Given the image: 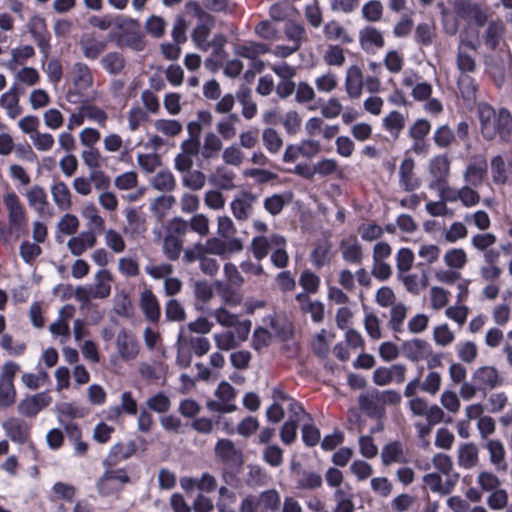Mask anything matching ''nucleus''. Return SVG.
Masks as SVG:
<instances>
[{
    "label": "nucleus",
    "mask_w": 512,
    "mask_h": 512,
    "mask_svg": "<svg viewBox=\"0 0 512 512\" xmlns=\"http://www.w3.org/2000/svg\"><path fill=\"white\" fill-rule=\"evenodd\" d=\"M480 122V133L487 141L497 137L508 142L512 138V114L506 108L495 109L487 103H480L477 107Z\"/></svg>",
    "instance_id": "obj_1"
},
{
    "label": "nucleus",
    "mask_w": 512,
    "mask_h": 512,
    "mask_svg": "<svg viewBox=\"0 0 512 512\" xmlns=\"http://www.w3.org/2000/svg\"><path fill=\"white\" fill-rule=\"evenodd\" d=\"M112 281V273L107 269H100L94 275V283L76 287L74 296L77 301L82 303H89L96 299H106L111 294Z\"/></svg>",
    "instance_id": "obj_2"
},
{
    "label": "nucleus",
    "mask_w": 512,
    "mask_h": 512,
    "mask_svg": "<svg viewBox=\"0 0 512 512\" xmlns=\"http://www.w3.org/2000/svg\"><path fill=\"white\" fill-rule=\"evenodd\" d=\"M270 52L271 47L261 42H245L234 47V54L238 58L249 61V68L244 75L246 79L252 78L255 73H260L265 68V63L259 57Z\"/></svg>",
    "instance_id": "obj_3"
},
{
    "label": "nucleus",
    "mask_w": 512,
    "mask_h": 512,
    "mask_svg": "<svg viewBox=\"0 0 512 512\" xmlns=\"http://www.w3.org/2000/svg\"><path fill=\"white\" fill-rule=\"evenodd\" d=\"M251 322L244 320L236 329H227L213 334L215 346L220 351L228 352L236 349L248 339Z\"/></svg>",
    "instance_id": "obj_4"
},
{
    "label": "nucleus",
    "mask_w": 512,
    "mask_h": 512,
    "mask_svg": "<svg viewBox=\"0 0 512 512\" xmlns=\"http://www.w3.org/2000/svg\"><path fill=\"white\" fill-rule=\"evenodd\" d=\"M215 26V20L208 23H197L191 33V39L194 45L202 50L208 51L210 48H221L226 43V38L222 34H215L210 40L211 30Z\"/></svg>",
    "instance_id": "obj_5"
},
{
    "label": "nucleus",
    "mask_w": 512,
    "mask_h": 512,
    "mask_svg": "<svg viewBox=\"0 0 512 512\" xmlns=\"http://www.w3.org/2000/svg\"><path fill=\"white\" fill-rule=\"evenodd\" d=\"M215 396V400H210L207 403V408L210 411L218 413H232L237 409V406L234 403L236 392L230 383L222 381L215 391Z\"/></svg>",
    "instance_id": "obj_6"
},
{
    "label": "nucleus",
    "mask_w": 512,
    "mask_h": 512,
    "mask_svg": "<svg viewBox=\"0 0 512 512\" xmlns=\"http://www.w3.org/2000/svg\"><path fill=\"white\" fill-rule=\"evenodd\" d=\"M408 408L414 416L424 417L432 424H439L444 421V410L437 404L431 406L422 397H415L408 400Z\"/></svg>",
    "instance_id": "obj_7"
},
{
    "label": "nucleus",
    "mask_w": 512,
    "mask_h": 512,
    "mask_svg": "<svg viewBox=\"0 0 512 512\" xmlns=\"http://www.w3.org/2000/svg\"><path fill=\"white\" fill-rule=\"evenodd\" d=\"M115 347L118 357L125 362L135 360L140 351V346L136 337L126 329L118 331L115 340Z\"/></svg>",
    "instance_id": "obj_8"
},
{
    "label": "nucleus",
    "mask_w": 512,
    "mask_h": 512,
    "mask_svg": "<svg viewBox=\"0 0 512 512\" xmlns=\"http://www.w3.org/2000/svg\"><path fill=\"white\" fill-rule=\"evenodd\" d=\"M1 426L12 442L20 445L31 444L30 426L25 421L10 417L3 421Z\"/></svg>",
    "instance_id": "obj_9"
},
{
    "label": "nucleus",
    "mask_w": 512,
    "mask_h": 512,
    "mask_svg": "<svg viewBox=\"0 0 512 512\" xmlns=\"http://www.w3.org/2000/svg\"><path fill=\"white\" fill-rule=\"evenodd\" d=\"M459 479V474L454 473L452 476L446 478L445 482L442 476L437 472L427 473L423 476L424 485L429 488L433 493L441 496L449 495L456 487Z\"/></svg>",
    "instance_id": "obj_10"
},
{
    "label": "nucleus",
    "mask_w": 512,
    "mask_h": 512,
    "mask_svg": "<svg viewBox=\"0 0 512 512\" xmlns=\"http://www.w3.org/2000/svg\"><path fill=\"white\" fill-rule=\"evenodd\" d=\"M129 481V477L123 469L107 470L98 481V491L102 495L112 494L122 488Z\"/></svg>",
    "instance_id": "obj_11"
},
{
    "label": "nucleus",
    "mask_w": 512,
    "mask_h": 512,
    "mask_svg": "<svg viewBox=\"0 0 512 512\" xmlns=\"http://www.w3.org/2000/svg\"><path fill=\"white\" fill-rule=\"evenodd\" d=\"M480 390H492L503 385L504 379L494 366H482L475 370L472 377Z\"/></svg>",
    "instance_id": "obj_12"
},
{
    "label": "nucleus",
    "mask_w": 512,
    "mask_h": 512,
    "mask_svg": "<svg viewBox=\"0 0 512 512\" xmlns=\"http://www.w3.org/2000/svg\"><path fill=\"white\" fill-rule=\"evenodd\" d=\"M52 398L48 392H40L22 399L17 406L18 412L26 417H35L42 409L49 406Z\"/></svg>",
    "instance_id": "obj_13"
},
{
    "label": "nucleus",
    "mask_w": 512,
    "mask_h": 512,
    "mask_svg": "<svg viewBox=\"0 0 512 512\" xmlns=\"http://www.w3.org/2000/svg\"><path fill=\"white\" fill-rule=\"evenodd\" d=\"M256 200V195L250 192H242L236 195L230 203L233 216L238 221H247L253 213Z\"/></svg>",
    "instance_id": "obj_14"
},
{
    "label": "nucleus",
    "mask_w": 512,
    "mask_h": 512,
    "mask_svg": "<svg viewBox=\"0 0 512 512\" xmlns=\"http://www.w3.org/2000/svg\"><path fill=\"white\" fill-rule=\"evenodd\" d=\"M345 91L349 98L359 99L364 88V75L360 66L350 65L345 72Z\"/></svg>",
    "instance_id": "obj_15"
},
{
    "label": "nucleus",
    "mask_w": 512,
    "mask_h": 512,
    "mask_svg": "<svg viewBox=\"0 0 512 512\" xmlns=\"http://www.w3.org/2000/svg\"><path fill=\"white\" fill-rule=\"evenodd\" d=\"M3 202L8 210V220L11 228L20 229L25 224V211L19 197L14 192L7 193Z\"/></svg>",
    "instance_id": "obj_16"
},
{
    "label": "nucleus",
    "mask_w": 512,
    "mask_h": 512,
    "mask_svg": "<svg viewBox=\"0 0 512 512\" xmlns=\"http://www.w3.org/2000/svg\"><path fill=\"white\" fill-rule=\"evenodd\" d=\"M414 167L415 163L412 158H405L399 166V185L406 192L414 191L421 185L420 179L414 173Z\"/></svg>",
    "instance_id": "obj_17"
},
{
    "label": "nucleus",
    "mask_w": 512,
    "mask_h": 512,
    "mask_svg": "<svg viewBox=\"0 0 512 512\" xmlns=\"http://www.w3.org/2000/svg\"><path fill=\"white\" fill-rule=\"evenodd\" d=\"M96 244V233L92 230H87L71 237L67 242V248L72 255L81 256L87 250L92 249Z\"/></svg>",
    "instance_id": "obj_18"
},
{
    "label": "nucleus",
    "mask_w": 512,
    "mask_h": 512,
    "mask_svg": "<svg viewBox=\"0 0 512 512\" xmlns=\"http://www.w3.org/2000/svg\"><path fill=\"white\" fill-rule=\"evenodd\" d=\"M358 38L360 47L366 52L381 49L385 45L382 32L373 26H365L360 29Z\"/></svg>",
    "instance_id": "obj_19"
},
{
    "label": "nucleus",
    "mask_w": 512,
    "mask_h": 512,
    "mask_svg": "<svg viewBox=\"0 0 512 512\" xmlns=\"http://www.w3.org/2000/svg\"><path fill=\"white\" fill-rule=\"evenodd\" d=\"M126 226L124 231L133 239L142 236L147 231L145 216L135 208L125 210Z\"/></svg>",
    "instance_id": "obj_20"
},
{
    "label": "nucleus",
    "mask_w": 512,
    "mask_h": 512,
    "mask_svg": "<svg viewBox=\"0 0 512 512\" xmlns=\"http://www.w3.org/2000/svg\"><path fill=\"white\" fill-rule=\"evenodd\" d=\"M457 464L460 468L470 470L479 464V449L473 442L459 445L457 449Z\"/></svg>",
    "instance_id": "obj_21"
},
{
    "label": "nucleus",
    "mask_w": 512,
    "mask_h": 512,
    "mask_svg": "<svg viewBox=\"0 0 512 512\" xmlns=\"http://www.w3.org/2000/svg\"><path fill=\"white\" fill-rule=\"evenodd\" d=\"M139 306L146 319L152 323H157L160 319V305L156 295L150 290L145 289L140 294Z\"/></svg>",
    "instance_id": "obj_22"
},
{
    "label": "nucleus",
    "mask_w": 512,
    "mask_h": 512,
    "mask_svg": "<svg viewBox=\"0 0 512 512\" xmlns=\"http://www.w3.org/2000/svg\"><path fill=\"white\" fill-rule=\"evenodd\" d=\"M431 353V346L422 339H413L405 342L403 345L404 356L413 362L424 360L429 357Z\"/></svg>",
    "instance_id": "obj_23"
},
{
    "label": "nucleus",
    "mask_w": 512,
    "mask_h": 512,
    "mask_svg": "<svg viewBox=\"0 0 512 512\" xmlns=\"http://www.w3.org/2000/svg\"><path fill=\"white\" fill-rule=\"evenodd\" d=\"M71 80L79 91H87L93 86V75L83 62H76L71 68Z\"/></svg>",
    "instance_id": "obj_24"
},
{
    "label": "nucleus",
    "mask_w": 512,
    "mask_h": 512,
    "mask_svg": "<svg viewBox=\"0 0 512 512\" xmlns=\"http://www.w3.org/2000/svg\"><path fill=\"white\" fill-rule=\"evenodd\" d=\"M242 248V242L238 238H233L228 242L222 241L219 238H212L206 242L207 252L219 256H225L228 253L241 251Z\"/></svg>",
    "instance_id": "obj_25"
},
{
    "label": "nucleus",
    "mask_w": 512,
    "mask_h": 512,
    "mask_svg": "<svg viewBox=\"0 0 512 512\" xmlns=\"http://www.w3.org/2000/svg\"><path fill=\"white\" fill-rule=\"evenodd\" d=\"M342 258L352 264H359L363 259L362 245L355 236L343 239L340 243Z\"/></svg>",
    "instance_id": "obj_26"
},
{
    "label": "nucleus",
    "mask_w": 512,
    "mask_h": 512,
    "mask_svg": "<svg viewBox=\"0 0 512 512\" xmlns=\"http://www.w3.org/2000/svg\"><path fill=\"white\" fill-rule=\"evenodd\" d=\"M483 447L489 453V461L497 469H506V449L503 442L499 439H489L484 441Z\"/></svg>",
    "instance_id": "obj_27"
},
{
    "label": "nucleus",
    "mask_w": 512,
    "mask_h": 512,
    "mask_svg": "<svg viewBox=\"0 0 512 512\" xmlns=\"http://www.w3.org/2000/svg\"><path fill=\"white\" fill-rule=\"evenodd\" d=\"M468 49L474 51L476 47L471 41L461 38L458 47L457 67L462 74L473 72L476 66L472 55L467 51Z\"/></svg>",
    "instance_id": "obj_28"
},
{
    "label": "nucleus",
    "mask_w": 512,
    "mask_h": 512,
    "mask_svg": "<svg viewBox=\"0 0 512 512\" xmlns=\"http://www.w3.org/2000/svg\"><path fill=\"white\" fill-rule=\"evenodd\" d=\"M487 174V162L484 158H479L469 164L463 174L464 180L471 186H480Z\"/></svg>",
    "instance_id": "obj_29"
},
{
    "label": "nucleus",
    "mask_w": 512,
    "mask_h": 512,
    "mask_svg": "<svg viewBox=\"0 0 512 512\" xmlns=\"http://www.w3.org/2000/svg\"><path fill=\"white\" fill-rule=\"evenodd\" d=\"M51 195L55 205L61 211H67L72 207V194L68 185L63 181H57L51 186Z\"/></svg>",
    "instance_id": "obj_30"
},
{
    "label": "nucleus",
    "mask_w": 512,
    "mask_h": 512,
    "mask_svg": "<svg viewBox=\"0 0 512 512\" xmlns=\"http://www.w3.org/2000/svg\"><path fill=\"white\" fill-rule=\"evenodd\" d=\"M324 36L327 40L338 41L342 44H350L354 41L348 30L336 20H331L324 25Z\"/></svg>",
    "instance_id": "obj_31"
},
{
    "label": "nucleus",
    "mask_w": 512,
    "mask_h": 512,
    "mask_svg": "<svg viewBox=\"0 0 512 512\" xmlns=\"http://www.w3.org/2000/svg\"><path fill=\"white\" fill-rule=\"evenodd\" d=\"M333 257L332 245L328 241H322L316 244L310 254L311 262L317 269L329 265Z\"/></svg>",
    "instance_id": "obj_32"
},
{
    "label": "nucleus",
    "mask_w": 512,
    "mask_h": 512,
    "mask_svg": "<svg viewBox=\"0 0 512 512\" xmlns=\"http://www.w3.org/2000/svg\"><path fill=\"white\" fill-rule=\"evenodd\" d=\"M0 106L5 109L10 119H15L22 113L19 95L14 86L0 96Z\"/></svg>",
    "instance_id": "obj_33"
},
{
    "label": "nucleus",
    "mask_w": 512,
    "mask_h": 512,
    "mask_svg": "<svg viewBox=\"0 0 512 512\" xmlns=\"http://www.w3.org/2000/svg\"><path fill=\"white\" fill-rule=\"evenodd\" d=\"M154 130L167 138H174L183 131L182 123L177 119L158 118L152 122Z\"/></svg>",
    "instance_id": "obj_34"
},
{
    "label": "nucleus",
    "mask_w": 512,
    "mask_h": 512,
    "mask_svg": "<svg viewBox=\"0 0 512 512\" xmlns=\"http://www.w3.org/2000/svg\"><path fill=\"white\" fill-rule=\"evenodd\" d=\"M35 50L31 45H21L12 48L10 58L6 62V68L15 71L19 66L23 65L28 59L34 57Z\"/></svg>",
    "instance_id": "obj_35"
},
{
    "label": "nucleus",
    "mask_w": 512,
    "mask_h": 512,
    "mask_svg": "<svg viewBox=\"0 0 512 512\" xmlns=\"http://www.w3.org/2000/svg\"><path fill=\"white\" fill-rule=\"evenodd\" d=\"M82 55L88 60H95L102 54L106 48V43L98 40L91 35L84 36L79 41Z\"/></svg>",
    "instance_id": "obj_36"
},
{
    "label": "nucleus",
    "mask_w": 512,
    "mask_h": 512,
    "mask_svg": "<svg viewBox=\"0 0 512 512\" xmlns=\"http://www.w3.org/2000/svg\"><path fill=\"white\" fill-rule=\"evenodd\" d=\"M300 309L304 313H309L315 322H321L324 317V306L319 301H311L306 293H299L296 296Z\"/></svg>",
    "instance_id": "obj_37"
},
{
    "label": "nucleus",
    "mask_w": 512,
    "mask_h": 512,
    "mask_svg": "<svg viewBox=\"0 0 512 512\" xmlns=\"http://www.w3.org/2000/svg\"><path fill=\"white\" fill-rule=\"evenodd\" d=\"M293 200V194L290 191H285L279 194H273L264 200V208L271 215H278L283 208L290 204Z\"/></svg>",
    "instance_id": "obj_38"
},
{
    "label": "nucleus",
    "mask_w": 512,
    "mask_h": 512,
    "mask_svg": "<svg viewBox=\"0 0 512 512\" xmlns=\"http://www.w3.org/2000/svg\"><path fill=\"white\" fill-rule=\"evenodd\" d=\"M382 125L390 135L398 137L406 125V116L397 111H390L383 119Z\"/></svg>",
    "instance_id": "obj_39"
},
{
    "label": "nucleus",
    "mask_w": 512,
    "mask_h": 512,
    "mask_svg": "<svg viewBox=\"0 0 512 512\" xmlns=\"http://www.w3.org/2000/svg\"><path fill=\"white\" fill-rule=\"evenodd\" d=\"M26 197L29 205L39 214L43 215L47 212L49 203L47 195L42 187L37 185L33 186L26 193Z\"/></svg>",
    "instance_id": "obj_40"
},
{
    "label": "nucleus",
    "mask_w": 512,
    "mask_h": 512,
    "mask_svg": "<svg viewBox=\"0 0 512 512\" xmlns=\"http://www.w3.org/2000/svg\"><path fill=\"white\" fill-rule=\"evenodd\" d=\"M505 26L501 20L489 22L485 34L484 44L491 50L496 49L504 34Z\"/></svg>",
    "instance_id": "obj_41"
},
{
    "label": "nucleus",
    "mask_w": 512,
    "mask_h": 512,
    "mask_svg": "<svg viewBox=\"0 0 512 512\" xmlns=\"http://www.w3.org/2000/svg\"><path fill=\"white\" fill-rule=\"evenodd\" d=\"M235 178V173L223 165L218 166L211 175V181L224 190L235 188Z\"/></svg>",
    "instance_id": "obj_42"
},
{
    "label": "nucleus",
    "mask_w": 512,
    "mask_h": 512,
    "mask_svg": "<svg viewBox=\"0 0 512 512\" xmlns=\"http://www.w3.org/2000/svg\"><path fill=\"white\" fill-rule=\"evenodd\" d=\"M444 264L447 268L461 271L468 262L467 253L462 248H450L443 256Z\"/></svg>",
    "instance_id": "obj_43"
},
{
    "label": "nucleus",
    "mask_w": 512,
    "mask_h": 512,
    "mask_svg": "<svg viewBox=\"0 0 512 512\" xmlns=\"http://www.w3.org/2000/svg\"><path fill=\"white\" fill-rule=\"evenodd\" d=\"M223 144L221 138L213 132L205 134L201 155L204 159H215L222 150Z\"/></svg>",
    "instance_id": "obj_44"
},
{
    "label": "nucleus",
    "mask_w": 512,
    "mask_h": 512,
    "mask_svg": "<svg viewBox=\"0 0 512 512\" xmlns=\"http://www.w3.org/2000/svg\"><path fill=\"white\" fill-rule=\"evenodd\" d=\"M151 186L161 192H170L176 187V179L170 170L158 171L150 181Z\"/></svg>",
    "instance_id": "obj_45"
},
{
    "label": "nucleus",
    "mask_w": 512,
    "mask_h": 512,
    "mask_svg": "<svg viewBox=\"0 0 512 512\" xmlns=\"http://www.w3.org/2000/svg\"><path fill=\"white\" fill-rule=\"evenodd\" d=\"M381 458L384 465L403 462L405 454L402 444L399 442L388 443L382 449Z\"/></svg>",
    "instance_id": "obj_46"
},
{
    "label": "nucleus",
    "mask_w": 512,
    "mask_h": 512,
    "mask_svg": "<svg viewBox=\"0 0 512 512\" xmlns=\"http://www.w3.org/2000/svg\"><path fill=\"white\" fill-rule=\"evenodd\" d=\"M383 13L384 6L380 0H368L361 7V16L367 22L381 21Z\"/></svg>",
    "instance_id": "obj_47"
},
{
    "label": "nucleus",
    "mask_w": 512,
    "mask_h": 512,
    "mask_svg": "<svg viewBox=\"0 0 512 512\" xmlns=\"http://www.w3.org/2000/svg\"><path fill=\"white\" fill-rule=\"evenodd\" d=\"M450 300V292L441 286H432L429 290V305L434 311L446 308Z\"/></svg>",
    "instance_id": "obj_48"
},
{
    "label": "nucleus",
    "mask_w": 512,
    "mask_h": 512,
    "mask_svg": "<svg viewBox=\"0 0 512 512\" xmlns=\"http://www.w3.org/2000/svg\"><path fill=\"white\" fill-rule=\"evenodd\" d=\"M262 142L266 150L271 154H277L283 147V139L274 128H265L262 131Z\"/></svg>",
    "instance_id": "obj_49"
},
{
    "label": "nucleus",
    "mask_w": 512,
    "mask_h": 512,
    "mask_svg": "<svg viewBox=\"0 0 512 512\" xmlns=\"http://www.w3.org/2000/svg\"><path fill=\"white\" fill-rule=\"evenodd\" d=\"M449 160L444 156L434 157L430 161L429 171L436 182H444L449 174Z\"/></svg>",
    "instance_id": "obj_50"
},
{
    "label": "nucleus",
    "mask_w": 512,
    "mask_h": 512,
    "mask_svg": "<svg viewBox=\"0 0 512 512\" xmlns=\"http://www.w3.org/2000/svg\"><path fill=\"white\" fill-rule=\"evenodd\" d=\"M14 72L15 80L29 87L36 86L41 80L40 73L34 67L24 66L20 69L17 68Z\"/></svg>",
    "instance_id": "obj_51"
},
{
    "label": "nucleus",
    "mask_w": 512,
    "mask_h": 512,
    "mask_svg": "<svg viewBox=\"0 0 512 512\" xmlns=\"http://www.w3.org/2000/svg\"><path fill=\"white\" fill-rule=\"evenodd\" d=\"M261 507L264 512H277L281 506V497L276 489H268L259 493Z\"/></svg>",
    "instance_id": "obj_52"
},
{
    "label": "nucleus",
    "mask_w": 512,
    "mask_h": 512,
    "mask_svg": "<svg viewBox=\"0 0 512 512\" xmlns=\"http://www.w3.org/2000/svg\"><path fill=\"white\" fill-rule=\"evenodd\" d=\"M210 315L215 318L219 325L229 329H236L242 322L236 314L231 313L225 307L214 309Z\"/></svg>",
    "instance_id": "obj_53"
},
{
    "label": "nucleus",
    "mask_w": 512,
    "mask_h": 512,
    "mask_svg": "<svg viewBox=\"0 0 512 512\" xmlns=\"http://www.w3.org/2000/svg\"><path fill=\"white\" fill-rule=\"evenodd\" d=\"M476 482L482 491L488 493L497 490L502 485V482L497 475L486 470L478 473Z\"/></svg>",
    "instance_id": "obj_54"
},
{
    "label": "nucleus",
    "mask_w": 512,
    "mask_h": 512,
    "mask_svg": "<svg viewBox=\"0 0 512 512\" xmlns=\"http://www.w3.org/2000/svg\"><path fill=\"white\" fill-rule=\"evenodd\" d=\"M238 121L239 117L237 114H230L217 123L216 130L223 139L231 140L236 136V123Z\"/></svg>",
    "instance_id": "obj_55"
},
{
    "label": "nucleus",
    "mask_w": 512,
    "mask_h": 512,
    "mask_svg": "<svg viewBox=\"0 0 512 512\" xmlns=\"http://www.w3.org/2000/svg\"><path fill=\"white\" fill-rule=\"evenodd\" d=\"M183 248V240L166 233L163 239L162 251L168 259L175 261L180 257Z\"/></svg>",
    "instance_id": "obj_56"
},
{
    "label": "nucleus",
    "mask_w": 512,
    "mask_h": 512,
    "mask_svg": "<svg viewBox=\"0 0 512 512\" xmlns=\"http://www.w3.org/2000/svg\"><path fill=\"white\" fill-rule=\"evenodd\" d=\"M104 241L106 246L116 254L123 253L126 249L123 235L115 229L111 228L105 231Z\"/></svg>",
    "instance_id": "obj_57"
},
{
    "label": "nucleus",
    "mask_w": 512,
    "mask_h": 512,
    "mask_svg": "<svg viewBox=\"0 0 512 512\" xmlns=\"http://www.w3.org/2000/svg\"><path fill=\"white\" fill-rule=\"evenodd\" d=\"M81 215L84 219L88 221V224L95 230H104L105 220L99 214V211L94 204H86L81 210Z\"/></svg>",
    "instance_id": "obj_58"
},
{
    "label": "nucleus",
    "mask_w": 512,
    "mask_h": 512,
    "mask_svg": "<svg viewBox=\"0 0 512 512\" xmlns=\"http://www.w3.org/2000/svg\"><path fill=\"white\" fill-rule=\"evenodd\" d=\"M509 495L503 488H498L489 493L486 499L487 506L493 511H500L508 506Z\"/></svg>",
    "instance_id": "obj_59"
},
{
    "label": "nucleus",
    "mask_w": 512,
    "mask_h": 512,
    "mask_svg": "<svg viewBox=\"0 0 512 512\" xmlns=\"http://www.w3.org/2000/svg\"><path fill=\"white\" fill-rule=\"evenodd\" d=\"M102 67L110 74H118L124 68L125 62L121 54L117 52L107 53L101 58Z\"/></svg>",
    "instance_id": "obj_60"
},
{
    "label": "nucleus",
    "mask_w": 512,
    "mask_h": 512,
    "mask_svg": "<svg viewBox=\"0 0 512 512\" xmlns=\"http://www.w3.org/2000/svg\"><path fill=\"white\" fill-rule=\"evenodd\" d=\"M182 184L190 190L199 191L206 184V176L199 170H190L183 173Z\"/></svg>",
    "instance_id": "obj_61"
},
{
    "label": "nucleus",
    "mask_w": 512,
    "mask_h": 512,
    "mask_svg": "<svg viewBox=\"0 0 512 512\" xmlns=\"http://www.w3.org/2000/svg\"><path fill=\"white\" fill-rule=\"evenodd\" d=\"M81 108L83 110L84 116L86 120L92 121L98 124L100 127H105L106 122L108 120L107 113L100 107L93 104H82Z\"/></svg>",
    "instance_id": "obj_62"
},
{
    "label": "nucleus",
    "mask_w": 512,
    "mask_h": 512,
    "mask_svg": "<svg viewBox=\"0 0 512 512\" xmlns=\"http://www.w3.org/2000/svg\"><path fill=\"white\" fill-rule=\"evenodd\" d=\"M323 60L328 66H343L346 60L343 48L339 45H328L323 54Z\"/></svg>",
    "instance_id": "obj_63"
},
{
    "label": "nucleus",
    "mask_w": 512,
    "mask_h": 512,
    "mask_svg": "<svg viewBox=\"0 0 512 512\" xmlns=\"http://www.w3.org/2000/svg\"><path fill=\"white\" fill-rule=\"evenodd\" d=\"M335 507L332 512H354L355 503L353 495L345 493L341 489H337L334 493Z\"/></svg>",
    "instance_id": "obj_64"
}]
</instances>
